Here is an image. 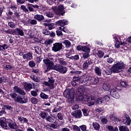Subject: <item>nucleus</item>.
Wrapping results in <instances>:
<instances>
[{
	"mask_svg": "<svg viewBox=\"0 0 131 131\" xmlns=\"http://www.w3.org/2000/svg\"><path fill=\"white\" fill-rule=\"evenodd\" d=\"M42 32L43 34H45V35H50V34H51L50 32L48 31V30L46 29H43Z\"/></svg>",
	"mask_w": 131,
	"mask_h": 131,
	"instance_id": "obj_46",
	"label": "nucleus"
},
{
	"mask_svg": "<svg viewBox=\"0 0 131 131\" xmlns=\"http://www.w3.org/2000/svg\"><path fill=\"white\" fill-rule=\"evenodd\" d=\"M89 56H90V54H89V52H88V53H83L82 57L84 59H86V58H89Z\"/></svg>",
	"mask_w": 131,
	"mask_h": 131,
	"instance_id": "obj_58",
	"label": "nucleus"
},
{
	"mask_svg": "<svg viewBox=\"0 0 131 131\" xmlns=\"http://www.w3.org/2000/svg\"><path fill=\"white\" fill-rule=\"evenodd\" d=\"M37 21L35 19H31V25H36Z\"/></svg>",
	"mask_w": 131,
	"mask_h": 131,
	"instance_id": "obj_57",
	"label": "nucleus"
},
{
	"mask_svg": "<svg viewBox=\"0 0 131 131\" xmlns=\"http://www.w3.org/2000/svg\"><path fill=\"white\" fill-rule=\"evenodd\" d=\"M102 89L104 91H110V89H111V87L110 86V84L109 83H104L102 86Z\"/></svg>",
	"mask_w": 131,
	"mask_h": 131,
	"instance_id": "obj_25",
	"label": "nucleus"
},
{
	"mask_svg": "<svg viewBox=\"0 0 131 131\" xmlns=\"http://www.w3.org/2000/svg\"><path fill=\"white\" fill-rule=\"evenodd\" d=\"M64 45H65L66 48L67 49L71 47V42L68 40H64L62 42Z\"/></svg>",
	"mask_w": 131,
	"mask_h": 131,
	"instance_id": "obj_23",
	"label": "nucleus"
},
{
	"mask_svg": "<svg viewBox=\"0 0 131 131\" xmlns=\"http://www.w3.org/2000/svg\"><path fill=\"white\" fill-rule=\"evenodd\" d=\"M14 92L17 93V94H19V95H26V93L24 92V90H22L21 88L18 87L17 86H15L14 87Z\"/></svg>",
	"mask_w": 131,
	"mask_h": 131,
	"instance_id": "obj_15",
	"label": "nucleus"
},
{
	"mask_svg": "<svg viewBox=\"0 0 131 131\" xmlns=\"http://www.w3.org/2000/svg\"><path fill=\"white\" fill-rule=\"evenodd\" d=\"M79 59V56L78 55L72 56V60H78Z\"/></svg>",
	"mask_w": 131,
	"mask_h": 131,
	"instance_id": "obj_62",
	"label": "nucleus"
},
{
	"mask_svg": "<svg viewBox=\"0 0 131 131\" xmlns=\"http://www.w3.org/2000/svg\"><path fill=\"white\" fill-rule=\"evenodd\" d=\"M72 116L75 117V118H80L82 116V114H81V111L78 110L77 111L72 113Z\"/></svg>",
	"mask_w": 131,
	"mask_h": 131,
	"instance_id": "obj_14",
	"label": "nucleus"
},
{
	"mask_svg": "<svg viewBox=\"0 0 131 131\" xmlns=\"http://www.w3.org/2000/svg\"><path fill=\"white\" fill-rule=\"evenodd\" d=\"M82 111L83 112V114L84 116H88L89 114L88 113V110L85 108L82 109Z\"/></svg>",
	"mask_w": 131,
	"mask_h": 131,
	"instance_id": "obj_47",
	"label": "nucleus"
},
{
	"mask_svg": "<svg viewBox=\"0 0 131 131\" xmlns=\"http://www.w3.org/2000/svg\"><path fill=\"white\" fill-rule=\"evenodd\" d=\"M35 51L36 54H38V55H39L41 53V51H40V48H39L38 47H35Z\"/></svg>",
	"mask_w": 131,
	"mask_h": 131,
	"instance_id": "obj_44",
	"label": "nucleus"
},
{
	"mask_svg": "<svg viewBox=\"0 0 131 131\" xmlns=\"http://www.w3.org/2000/svg\"><path fill=\"white\" fill-rule=\"evenodd\" d=\"M104 102V100L102 98H99L96 100L97 104H99V105H101Z\"/></svg>",
	"mask_w": 131,
	"mask_h": 131,
	"instance_id": "obj_38",
	"label": "nucleus"
},
{
	"mask_svg": "<svg viewBox=\"0 0 131 131\" xmlns=\"http://www.w3.org/2000/svg\"><path fill=\"white\" fill-rule=\"evenodd\" d=\"M86 102H88V106L91 107V106H94V105H95L96 100H95V97L94 96H88Z\"/></svg>",
	"mask_w": 131,
	"mask_h": 131,
	"instance_id": "obj_9",
	"label": "nucleus"
},
{
	"mask_svg": "<svg viewBox=\"0 0 131 131\" xmlns=\"http://www.w3.org/2000/svg\"><path fill=\"white\" fill-rule=\"evenodd\" d=\"M40 98H41V99L47 100V99H48V98H49V95L42 92L40 94Z\"/></svg>",
	"mask_w": 131,
	"mask_h": 131,
	"instance_id": "obj_33",
	"label": "nucleus"
},
{
	"mask_svg": "<svg viewBox=\"0 0 131 131\" xmlns=\"http://www.w3.org/2000/svg\"><path fill=\"white\" fill-rule=\"evenodd\" d=\"M13 35H16V34H17V35L23 36V35H24V32H23V30L21 29L16 28L13 31Z\"/></svg>",
	"mask_w": 131,
	"mask_h": 131,
	"instance_id": "obj_11",
	"label": "nucleus"
},
{
	"mask_svg": "<svg viewBox=\"0 0 131 131\" xmlns=\"http://www.w3.org/2000/svg\"><path fill=\"white\" fill-rule=\"evenodd\" d=\"M68 23H69V22L65 19L60 20L57 21L56 25H59V26H61V27H64L65 25H68Z\"/></svg>",
	"mask_w": 131,
	"mask_h": 131,
	"instance_id": "obj_13",
	"label": "nucleus"
},
{
	"mask_svg": "<svg viewBox=\"0 0 131 131\" xmlns=\"http://www.w3.org/2000/svg\"><path fill=\"white\" fill-rule=\"evenodd\" d=\"M32 55V52H28L27 54H24L23 58V59H25V60H31V59L33 58Z\"/></svg>",
	"mask_w": 131,
	"mask_h": 131,
	"instance_id": "obj_17",
	"label": "nucleus"
},
{
	"mask_svg": "<svg viewBox=\"0 0 131 131\" xmlns=\"http://www.w3.org/2000/svg\"><path fill=\"white\" fill-rule=\"evenodd\" d=\"M31 94L33 97H36V96H37V93L35 91H31Z\"/></svg>",
	"mask_w": 131,
	"mask_h": 131,
	"instance_id": "obj_61",
	"label": "nucleus"
},
{
	"mask_svg": "<svg viewBox=\"0 0 131 131\" xmlns=\"http://www.w3.org/2000/svg\"><path fill=\"white\" fill-rule=\"evenodd\" d=\"M40 116L41 118H42V119H45L47 118V116H48V114L45 112H42L40 114Z\"/></svg>",
	"mask_w": 131,
	"mask_h": 131,
	"instance_id": "obj_34",
	"label": "nucleus"
},
{
	"mask_svg": "<svg viewBox=\"0 0 131 131\" xmlns=\"http://www.w3.org/2000/svg\"><path fill=\"white\" fill-rule=\"evenodd\" d=\"M52 9L53 12L55 13V14H57V15H61L63 16L65 14V11L64 6L60 5L59 6H54L52 7Z\"/></svg>",
	"mask_w": 131,
	"mask_h": 131,
	"instance_id": "obj_4",
	"label": "nucleus"
},
{
	"mask_svg": "<svg viewBox=\"0 0 131 131\" xmlns=\"http://www.w3.org/2000/svg\"><path fill=\"white\" fill-rule=\"evenodd\" d=\"M59 29L60 30H61V31H63V32H65L66 33H69V31H68V29L66 27H60L59 28Z\"/></svg>",
	"mask_w": 131,
	"mask_h": 131,
	"instance_id": "obj_37",
	"label": "nucleus"
},
{
	"mask_svg": "<svg viewBox=\"0 0 131 131\" xmlns=\"http://www.w3.org/2000/svg\"><path fill=\"white\" fill-rule=\"evenodd\" d=\"M92 64L93 62H92V60L91 59H89L84 62L82 65V67L83 69H86V68H89V65H92Z\"/></svg>",
	"mask_w": 131,
	"mask_h": 131,
	"instance_id": "obj_16",
	"label": "nucleus"
},
{
	"mask_svg": "<svg viewBox=\"0 0 131 131\" xmlns=\"http://www.w3.org/2000/svg\"><path fill=\"white\" fill-rule=\"evenodd\" d=\"M119 129L120 131H129L128 128L125 126H120Z\"/></svg>",
	"mask_w": 131,
	"mask_h": 131,
	"instance_id": "obj_32",
	"label": "nucleus"
},
{
	"mask_svg": "<svg viewBox=\"0 0 131 131\" xmlns=\"http://www.w3.org/2000/svg\"><path fill=\"white\" fill-rule=\"evenodd\" d=\"M112 72H113V71H112L111 69H107L105 71V73L107 75H111V74H112Z\"/></svg>",
	"mask_w": 131,
	"mask_h": 131,
	"instance_id": "obj_40",
	"label": "nucleus"
},
{
	"mask_svg": "<svg viewBox=\"0 0 131 131\" xmlns=\"http://www.w3.org/2000/svg\"><path fill=\"white\" fill-rule=\"evenodd\" d=\"M61 111L60 107H55L52 110V113H55L56 112H59V111Z\"/></svg>",
	"mask_w": 131,
	"mask_h": 131,
	"instance_id": "obj_52",
	"label": "nucleus"
},
{
	"mask_svg": "<svg viewBox=\"0 0 131 131\" xmlns=\"http://www.w3.org/2000/svg\"><path fill=\"white\" fill-rule=\"evenodd\" d=\"M94 72L96 75H98V76H101V75H102V70L98 67L95 68Z\"/></svg>",
	"mask_w": 131,
	"mask_h": 131,
	"instance_id": "obj_22",
	"label": "nucleus"
},
{
	"mask_svg": "<svg viewBox=\"0 0 131 131\" xmlns=\"http://www.w3.org/2000/svg\"><path fill=\"white\" fill-rule=\"evenodd\" d=\"M21 9L23 10L25 12H28V9L26 8V6L23 5L20 7Z\"/></svg>",
	"mask_w": 131,
	"mask_h": 131,
	"instance_id": "obj_64",
	"label": "nucleus"
},
{
	"mask_svg": "<svg viewBox=\"0 0 131 131\" xmlns=\"http://www.w3.org/2000/svg\"><path fill=\"white\" fill-rule=\"evenodd\" d=\"M58 61L59 64H61V65H66L67 64L66 61H64V60H63L62 58L58 59Z\"/></svg>",
	"mask_w": 131,
	"mask_h": 131,
	"instance_id": "obj_39",
	"label": "nucleus"
},
{
	"mask_svg": "<svg viewBox=\"0 0 131 131\" xmlns=\"http://www.w3.org/2000/svg\"><path fill=\"white\" fill-rule=\"evenodd\" d=\"M100 120L103 124H107V123L108 122V120L106 117H101Z\"/></svg>",
	"mask_w": 131,
	"mask_h": 131,
	"instance_id": "obj_27",
	"label": "nucleus"
},
{
	"mask_svg": "<svg viewBox=\"0 0 131 131\" xmlns=\"http://www.w3.org/2000/svg\"><path fill=\"white\" fill-rule=\"evenodd\" d=\"M54 26H55V25L53 23L49 24L48 26L49 30H52V29H54Z\"/></svg>",
	"mask_w": 131,
	"mask_h": 131,
	"instance_id": "obj_56",
	"label": "nucleus"
},
{
	"mask_svg": "<svg viewBox=\"0 0 131 131\" xmlns=\"http://www.w3.org/2000/svg\"><path fill=\"white\" fill-rule=\"evenodd\" d=\"M97 55L99 58H102L103 56H104V52H102L101 51H99L97 53Z\"/></svg>",
	"mask_w": 131,
	"mask_h": 131,
	"instance_id": "obj_51",
	"label": "nucleus"
},
{
	"mask_svg": "<svg viewBox=\"0 0 131 131\" xmlns=\"http://www.w3.org/2000/svg\"><path fill=\"white\" fill-rule=\"evenodd\" d=\"M8 25L11 27V28H15V23H14L13 21L9 22Z\"/></svg>",
	"mask_w": 131,
	"mask_h": 131,
	"instance_id": "obj_48",
	"label": "nucleus"
},
{
	"mask_svg": "<svg viewBox=\"0 0 131 131\" xmlns=\"http://www.w3.org/2000/svg\"><path fill=\"white\" fill-rule=\"evenodd\" d=\"M99 77H96L95 78H93V81L91 82V84H97V83H99Z\"/></svg>",
	"mask_w": 131,
	"mask_h": 131,
	"instance_id": "obj_30",
	"label": "nucleus"
},
{
	"mask_svg": "<svg viewBox=\"0 0 131 131\" xmlns=\"http://www.w3.org/2000/svg\"><path fill=\"white\" fill-rule=\"evenodd\" d=\"M120 83H121V85L123 88H127L128 85L127 82L125 81H121Z\"/></svg>",
	"mask_w": 131,
	"mask_h": 131,
	"instance_id": "obj_50",
	"label": "nucleus"
},
{
	"mask_svg": "<svg viewBox=\"0 0 131 131\" xmlns=\"http://www.w3.org/2000/svg\"><path fill=\"white\" fill-rule=\"evenodd\" d=\"M73 80L74 81H76V82H78L79 81V82H80V78H79V77H74L73 78Z\"/></svg>",
	"mask_w": 131,
	"mask_h": 131,
	"instance_id": "obj_53",
	"label": "nucleus"
},
{
	"mask_svg": "<svg viewBox=\"0 0 131 131\" xmlns=\"http://www.w3.org/2000/svg\"><path fill=\"white\" fill-rule=\"evenodd\" d=\"M130 118H129L128 115H126L123 117V123L124 124H125V125H129V124H130Z\"/></svg>",
	"mask_w": 131,
	"mask_h": 131,
	"instance_id": "obj_10",
	"label": "nucleus"
},
{
	"mask_svg": "<svg viewBox=\"0 0 131 131\" xmlns=\"http://www.w3.org/2000/svg\"><path fill=\"white\" fill-rule=\"evenodd\" d=\"M73 129L77 131H80V127L77 126L76 125H73Z\"/></svg>",
	"mask_w": 131,
	"mask_h": 131,
	"instance_id": "obj_54",
	"label": "nucleus"
},
{
	"mask_svg": "<svg viewBox=\"0 0 131 131\" xmlns=\"http://www.w3.org/2000/svg\"><path fill=\"white\" fill-rule=\"evenodd\" d=\"M115 39L116 41V45H119L118 46H123L124 45H126L127 43H126V41H121L120 42H119V41L118 40L117 37H115Z\"/></svg>",
	"mask_w": 131,
	"mask_h": 131,
	"instance_id": "obj_28",
	"label": "nucleus"
},
{
	"mask_svg": "<svg viewBox=\"0 0 131 131\" xmlns=\"http://www.w3.org/2000/svg\"><path fill=\"white\" fill-rule=\"evenodd\" d=\"M70 73L72 74V75H75V74H79L80 73V71H71Z\"/></svg>",
	"mask_w": 131,
	"mask_h": 131,
	"instance_id": "obj_60",
	"label": "nucleus"
},
{
	"mask_svg": "<svg viewBox=\"0 0 131 131\" xmlns=\"http://www.w3.org/2000/svg\"><path fill=\"white\" fill-rule=\"evenodd\" d=\"M5 69H6V70H11V69H13V67L11 66L7 65Z\"/></svg>",
	"mask_w": 131,
	"mask_h": 131,
	"instance_id": "obj_63",
	"label": "nucleus"
},
{
	"mask_svg": "<svg viewBox=\"0 0 131 131\" xmlns=\"http://www.w3.org/2000/svg\"><path fill=\"white\" fill-rule=\"evenodd\" d=\"M53 70L58 71V72L62 73V74H65L67 72V68L66 67H63L61 64H57L54 67Z\"/></svg>",
	"mask_w": 131,
	"mask_h": 131,
	"instance_id": "obj_6",
	"label": "nucleus"
},
{
	"mask_svg": "<svg viewBox=\"0 0 131 131\" xmlns=\"http://www.w3.org/2000/svg\"><path fill=\"white\" fill-rule=\"evenodd\" d=\"M46 16L49 18H53L54 17V14L51 12H48L46 13Z\"/></svg>",
	"mask_w": 131,
	"mask_h": 131,
	"instance_id": "obj_45",
	"label": "nucleus"
},
{
	"mask_svg": "<svg viewBox=\"0 0 131 131\" xmlns=\"http://www.w3.org/2000/svg\"><path fill=\"white\" fill-rule=\"evenodd\" d=\"M63 45L62 43L58 42L53 44V47H52V51L54 52H59L60 50H62V47Z\"/></svg>",
	"mask_w": 131,
	"mask_h": 131,
	"instance_id": "obj_8",
	"label": "nucleus"
},
{
	"mask_svg": "<svg viewBox=\"0 0 131 131\" xmlns=\"http://www.w3.org/2000/svg\"><path fill=\"white\" fill-rule=\"evenodd\" d=\"M8 48H9V46L7 44L0 45V51H5Z\"/></svg>",
	"mask_w": 131,
	"mask_h": 131,
	"instance_id": "obj_31",
	"label": "nucleus"
},
{
	"mask_svg": "<svg viewBox=\"0 0 131 131\" xmlns=\"http://www.w3.org/2000/svg\"><path fill=\"white\" fill-rule=\"evenodd\" d=\"M88 81L86 75H84L80 78V83H85Z\"/></svg>",
	"mask_w": 131,
	"mask_h": 131,
	"instance_id": "obj_24",
	"label": "nucleus"
},
{
	"mask_svg": "<svg viewBox=\"0 0 131 131\" xmlns=\"http://www.w3.org/2000/svg\"><path fill=\"white\" fill-rule=\"evenodd\" d=\"M57 117L59 120H63V115L62 114H61V113H58Z\"/></svg>",
	"mask_w": 131,
	"mask_h": 131,
	"instance_id": "obj_55",
	"label": "nucleus"
},
{
	"mask_svg": "<svg viewBox=\"0 0 131 131\" xmlns=\"http://www.w3.org/2000/svg\"><path fill=\"white\" fill-rule=\"evenodd\" d=\"M80 128H81L82 131H91L90 130H86V126L85 125L80 126Z\"/></svg>",
	"mask_w": 131,
	"mask_h": 131,
	"instance_id": "obj_43",
	"label": "nucleus"
},
{
	"mask_svg": "<svg viewBox=\"0 0 131 131\" xmlns=\"http://www.w3.org/2000/svg\"><path fill=\"white\" fill-rule=\"evenodd\" d=\"M37 98H35V97H33L32 98H31V103H32V104H36L37 103Z\"/></svg>",
	"mask_w": 131,
	"mask_h": 131,
	"instance_id": "obj_42",
	"label": "nucleus"
},
{
	"mask_svg": "<svg viewBox=\"0 0 131 131\" xmlns=\"http://www.w3.org/2000/svg\"><path fill=\"white\" fill-rule=\"evenodd\" d=\"M110 94L113 98H115V99H119V94L115 89H111Z\"/></svg>",
	"mask_w": 131,
	"mask_h": 131,
	"instance_id": "obj_12",
	"label": "nucleus"
},
{
	"mask_svg": "<svg viewBox=\"0 0 131 131\" xmlns=\"http://www.w3.org/2000/svg\"><path fill=\"white\" fill-rule=\"evenodd\" d=\"M0 125H1L2 127H7V123L2 119H0Z\"/></svg>",
	"mask_w": 131,
	"mask_h": 131,
	"instance_id": "obj_36",
	"label": "nucleus"
},
{
	"mask_svg": "<svg viewBox=\"0 0 131 131\" xmlns=\"http://www.w3.org/2000/svg\"><path fill=\"white\" fill-rule=\"evenodd\" d=\"M43 63L46 64L47 66V69L45 70V72H49L50 70H53L54 69V62L52 60H50L49 59H43Z\"/></svg>",
	"mask_w": 131,
	"mask_h": 131,
	"instance_id": "obj_5",
	"label": "nucleus"
},
{
	"mask_svg": "<svg viewBox=\"0 0 131 131\" xmlns=\"http://www.w3.org/2000/svg\"><path fill=\"white\" fill-rule=\"evenodd\" d=\"M8 126L12 129H16L18 127V125L13 121H11L8 123Z\"/></svg>",
	"mask_w": 131,
	"mask_h": 131,
	"instance_id": "obj_21",
	"label": "nucleus"
},
{
	"mask_svg": "<svg viewBox=\"0 0 131 131\" xmlns=\"http://www.w3.org/2000/svg\"><path fill=\"white\" fill-rule=\"evenodd\" d=\"M88 96L86 95L80 94L78 97L79 101H82L83 102H86L88 100Z\"/></svg>",
	"mask_w": 131,
	"mask_h": 131,
	"instance_id": "obj_19",
	"label": "nucleus"
},
{
	"mask_svg": "<svg viewBox=\"0 0 131 131\" xmlns=\"http://www.w3.org/2000/svg\"><path fill=\"white\" fill-rule=\"evenodd\" d=\"M85 91V89H84V87H79L77 89V93L80 94H82L84 93Z\"/></svg>",
	"mask_w": 131,
	"mask_h": 131,
	"instance_id": "obj_29",
	"label": "nucleus"
},
{
	"mask_svg": "<svg viewBox=\"0 0 131 131\" xmlns=\"http://www.w3.org/2000/svg\"><path fill=\"white\" fill-rule=\"evenodd\" d=\"M55 82V80L53 78H49L48 82L44 81L43 84L45 85H47L51 89H54V83Z\"/></svg>",
	"mask_w": 131,
	"mask_h": 131,
	"instance_id": "obj_7",
	"label": "nucleus"
},
{
	"mask_svg": "<svg viewBox=\"0 0 131 131\" xmlns=\"http://www.w3.org/2000/svg\"><path fill=\"white\" fill-rule=\"evenodd\" d=\"M125 68V64L122 62H118L113 66V71L114 73H119L121 69Z\"/></svg>",
	"mask_w": 131,
	"mask_h": 131,
	"instance_id": "obj_3",
	"label": "nucleus"
},
{
	"mask_svg": "<svg viewBox=\"0 0 131 131\" xmlns=\"http://www.w3.org/2000/svg\"><path fill=\"white\" fill-rule=\"evenodd\" d=\"M29 66H30V67H34V66H35V63H34V62L31 61L29 62Z\"/></svg>",
	"mask_w": 131,
	"mask_h": 131,
	"instance_id": "obj_59",
	"label": "nucleus"
},
{
	"mask_svg": "<svg viewBox=\"0 0 131 131\" xmlns=\"http://www.w3.org/2000/svg\"><path fill=\"white\" fill-rule=\"evenodd\" d=\"M83 52H85L86 53H90V52H91V49H90L89 48L86 47V46H84L83 47Z\"/></svg>",
	"mask_w": 131,
	"mask_h": 131,
	"instance_id": "obj_41",
	"label": "nucleus"
},
{
	"mask_svg": "<svg viewBox=\"0 0 131 131\" xmlns=\"http://www.w3.org/2000/svg\"><path fill=\"white\" fill-rule=\"evenodd\" d=\"M24 88L26 91H30L32 89V84L31 83H28L27 82L23 83Z\"/></svg>",
	"mask_w": 131,
	"mask_h": 131,
	"instance_id": "obj_18",
	"label": "nucleus"
},
{
	"mask_svg": "<svg viewBox=\"0 0 131 131\" xmlns=\"http://www.w3.org/2000/svg\"><path fill=\"white\" fill-rule=\"evenodd\" d=\"M46 120H47V121H48V122H51V123L54 122V118H53L50 116H48V117H47L46 118Z\"/></svg>",
	"mask_w": 131,
	"mask_h": 131,
	"instance_id": "obj_35",
	"label": "nucleus"
},
{
	"mask_svg": "<svg viewBox=\"0 0 131 131\" xmlns=\"http://www.w3.org/2000/svg\"><path fill=\"white\" fill-rule=\"evenodd\" d=\"M10 96L12 99H14L15 102L16 103H19L20 104H25L27 103V98L25 97V96H23V97L17 95L16 93H11L10 94Z\"/></svg>",
	"mask_w": 131,
	"mask_h": 131,
	"instance_id": "obj_2",
	"label": "nucleus"
},
{
	"mask_svg": "<svg viewBox=\"0 0 131 131\" xmlns=\"http://www.w3.org/2000/svg\"><path fill=\"white\" fill-rule=\"evenodd\" d=\"M34 19L39 21V22H41V21H43L45 20V17L42 15L40 14H36L34 16Z\"/></svg>",
	"mask_w": 131,
	"mask_h": 131,
	"instance_id": "obj_20",
	"label": "nucleus"
},
{
	"mask_svg": "<svg viewBox=\"0 0 131 131\" xmlns=\"http://www.w3.org/2000/svg\"><path fill=\"white\" fill-rule=\"evenodd\" d=\"M74 91L73 90H70L69 89H66L64 93L63 96L65 98H67V101L68 103L71 105V104H73L74 103Z\"/></svg>",
	"mask_w": 131,
	"mask_h": 131,
	"instance_id": "obj_1",
	"label": "nucleus"
},
{
	"mask_svg": "<svg viewBox=\"0 0 131 131\" xmlns=\"http://www.w3.org/2000/svg\"><path fill=\"white\" fill-rule=\"evenodd\" d=\"M92 125L95 130H99V129H100V124H99V123L95 122L93 123Z\"/></svg>",
	"mask_w": 131,
	"mask_h": 131,
	"instance_id": "obj_26",
	"label": "nucleus"
},
{
	"mask_svg": "<svg viewBox=\"0 0 131 131\" xmlns=\"http://www.w3.org/2000/svg\"><path fill=\"white\" fill-rule=\"evenodd\" d=\"M87 81H90V84H92V81H93L94 78L92 76H89L88 78H87Z\"/></svg>",
	"mask_w": 131,
	"mask_h": 131,
	"instance_id": "obj_49",
	"label": "nucleus"
}]
</instances>
